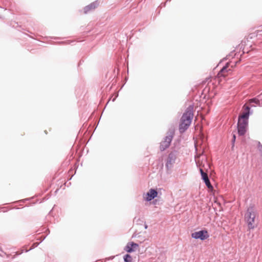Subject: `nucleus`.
Masks as SVG:
<instances>
[{
  "mask_svg": "<svg viewBox=\"0 0 262 262\" xmlns=\"http://www.w3.org/2000/svg\"><path fill=\"white\" fill-rule=\"evenodd\" d=\"M209 234L206 230H201L195 232L191 234V237L195 239H200L202 241L207 239L209 237Z\"/></svg>",
  "mask_w": 262,
  "mask_h": 262,
  "instance_id": "423d86ee",
  "label": "nucleus"
},
{
  "mask_svg": "<svg viewBox=\"0 0 262 262\" xmlns=\"http://www.w3.org/2000/svg\"><path fill=\"white\" fill-rule=\"evenodd\" d=\"M250 103L254 102L259 105V101L256 98L251 99L249 100Z\"/></svg>",
  "mask_w": 262,
  "mask_h": 262,
  "instance_id": "f8f14e48",
  "label": "nucleus"
},
{
  "mask_svg": "<svg viewBox=\"0 0 262 262\" xmlns=\"http://www.w3.org/2000/svg\"><path fill=\"white\" fill-rule=\"evenodd\" d=\"M237 62L232 64L231 62H227L226 64L218 74L219 77H226L229 73L232 71V69L236 66Z\"/></svg>",
  "mask_w": 262,
  "mask_h": 262,
  "instance_id": "20e7f679",
  "label": "nucleus"
},
{
  "mask_svg": "<svg viewBox=\"0 0 262 262\" xmlns=\"http://www.w3.org/2000/svg\"><path fill=\"white\" fill-rule=\"evenodd\" d=\"M200 171L201 174L202 179L204 180L207 187L209 189H210L211 190H212L213 189V188L210 182V181L209 180L208 174H207V173L205 172L202 168H200Z\"/></svg>",
  "mask_w": 262,
  "mask_h": 262,
  "instance_id": "0eeeda50",
  "label": "nucleus"
},
{
  "mask_svg": "<svg viewBox=\"0 0 262 262\" xmlns=\"http://www.w3.org/2000/svg\"><path fill=\"white\" fill-rule=\"evenodd\" d=\"M257 148L258 150L262 153V144L260 143V142H258Z\"/></svg>",
  "mask_w": 262,
  "mask_h": 262,
  "instance_id": "4468645a",
  "label": "nucleus"
},
{
  "mask_svg": "<svg viewBox=\"0 0 262 262\" xmlns=\"http://www.w3.org/2000/svg\"><path fill=\"white\" fill-rule=\"evenodd\" d=\"M158 192L156 190L154 189H150L146 193V200L148 201H151L152 199L156 198Z\"/></svg>",
  "mask_w": 262,
  "mask_h": 262,
  "instance_id": "1a4fd4ad",
  "label": "nucleus"
},
{
  "mask_svg": "<svg viewBox=\"0 0 262 262\" xmlns=\"http://www.w3.org/2000/svg\"><path fill=\"white\" fill-rule=\"evenodd\" d=\"M177 156L174 153H170L168 157L166 166L171 167L172 164L175 162Z\"/></svg>",
  "mask_w": 262,
  "mask_h": 262,
  "instance_id": "9d476101",
  "label": "nucleus"
},
{
  "mask_svg": "<svg viewBox=\"0 0 262 262\" xmlns=\"http://www.w3.org/2000/svg\"><path fill=\"white\" fill-rule=\"evenodd\" d=\"M193 106H189L183 115L179 125L181 133L184 132L190 126L193 117Z\"/></svg>",
  "mask_w": 262,
  "mask_h": 262,
  "instance_id": "f03ea898",
  "label": "nucleus"
},
{
  "mask_svg": "<svg viewBox=\"0 0 262 262\" xmlns=\"http://www.w3.org/2000/svg\"><path fill=\"white\" fill-rule=\"evenodd\" d=\"M245 112L238 118L237 124L238 134L240 136L245 135L247 131L248 124L250 107L248 106H244Z\"/></svg>",
  "mask_w": 262,
  "mask_h": 262,
  "instance_id": "f257e3e1",
  "label": "nucleus"
},
{
  "mask_svg": "<svg viewBox=\"0 0 262 262\" xmlns=\"http://www.w3.org/2000/svg\"><path fill=\"white\" fill-rule=\"evenodd\" d=\"M256 216L255 209L254 206H249L245 215V220L246 221L249 229L254 228V223Z\"/></svg>",
  "mask_w": 262,
  "mask_h": 262,
  "instance_id": "7ed1b4c3",
  "label": "nucleus"
},
{
  "mask_svg": "<svg viewBox=\"0 0 262 262\" xmlns=\"http://www.w3.org/2000/svg\"><path fill=\"white\" fill-rule=\"evenodd\" d=\"M235 135H233V142H234V141H235Z\"/></svg>",
  "mask_w": 262,
  "mask_h": 262,
  "instance_id": "2eb2a0df",
  "label": "nucleus"
},
{
  "mask_svg": "<svg viewBox=\"0 0 262 262\" xmlns=\"http://www.w3.org/2000/svg\"><path fill=\"white\" fill-rule=\"evenodd\" d=\"M132 257L129 254H126L124 256V260L125 262H132Z\"/></svg>",
  "mask_w": 262,
  "mask_h": 262,
  "instance_id": "9b49d317",
  "label": "nucleus"
},
{
  "mask_svg": "<svg viewBox=\"0 0 262 262\" xmlns=\"http://www.w3.org/2000/svg\"><path fill=\"white\" fill-rule=\"evenodd\" d=\"M211 77H207L205 79V80H204L203 81H202V84H205L206 83L208 82L209 83L210 81H211Z\"/></svg>",
  "mask_w": 262,
  "mask_h": 262,
  "instance_id": "ddd939ff",
  "label": "nucleus"
},
{
  "mask_svg": "<svg viewBox=\"0 0 262 262\" xmlns=\"http://www.w3.org/2000/svg\"><path fill=\"white\" fill-rule=\"evenodd\" d=\"M139 248V245L134 242H129L124 248V250L128 253L135 251Z\"/></svg>",
  "mask_w": 262,
  "mask_h": 262,
  "instance_id": "6e6552de",
  "label": "nucleus"
},
{
  "mask_svg": "<svg viewBox=\"0 0 262 262\" xmlns=\"http://www.w3.org/2000/svg\"><path fill=\"white\" fill-rule=\"evenodd\" d=\"M173 132H170L167 133V136L160 143V149L161 151L164 150L169 146L173 138Z\"/></svg>",
  "mask_w": 262,
  "mask_h": 262,
  "instance_id": "39448f33",
  "label": "nucleus"
}]
</instances>
